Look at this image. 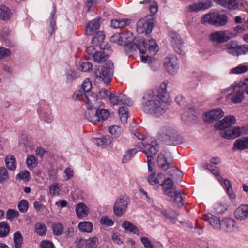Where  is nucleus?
Instances as JSON below:
<instances>
[{"instance_id": "f257e3e1", "label": "nucleus", "mask_w": 248, "mask_h": 248, "mask_svg": "<svg viewBox=\"0 0 248 248\" xmlns=\"http://www.w3.org/2000/svg\"><path fill=\"white\" fill-rule=\"evenodd\" d=\"M166 89L167 83L163 82L158 87L148 92L145 97L151 98V99L146 100L142 104V110L147 113H151L155 116L164 114L170 105Z\"/></svg>"}, {"instance_id": "f03ea898", "label": "nucleus", "mask_w": 248, "mask_h": 248, "mask_svg": "<svg viewBox=\"0 0 248 248\" xmlns=\"http://www.w3.org/2000/svg\"><path fill=\"white\" fill-rule=\"evenodd\" d=\"M126 35L127 37L123 46H124V51L127 55H132L137 49L141 54L146 53L147 48L145 46L144 40L140 39L137 43L135 41L133 44H131L134 42L133 35L131 32L128 31L126 33Z\"/></svg>"}, {"instance_id": "7ed1b4c3", "label": "nucleus", "mask_w": 248, "mask_h": 248, "mask_svg": "<svg viewBox=\"0 0 248 248\" xmlns=\"http://www.w3.org/2000/svg\"><path fill=\"white\" fill-rule=\"evenodd\" d=\"M175 101L184 109L188 110L186 113L182 115L181 119L184 122L192 123L196 120L197 116L194 115L196 113L194 108L191 105H186L182 96H177L175 98Z\"/></svg>"}, {"instance_id": "20e7f679", "label": "nucleus", "mask_w": 248, "mask_h": 248, "mask_svg": "<svg viewBox=\"0 0 248 248\" xmlns=\"http://www.w3.org/2000/svg\"><path fill=\"white\" fill-rule=\"evenodd\" d=\"M162 137L170 145H177L183 142V137L175 129L164 127L162 130Z\"/></svg>"}, {"instance_id": "39448f33", "label": "nucleus", "mask_w": 248, "mask_h": 248, "mask_svg": "<svg viewBox=\"0 0 248 248\" xmlns=\"http://www.w3.org/2000/svg\"><path fill=\"white\" fill-rule=\"evenodd\" d=\"M113 63L111 61H108L102 67L101 72L99 73V75L97 74V72L94 73L95 81L97 83L103 81L104 84L108 85L112 79Z\"/></svg>"}, {"instance_id": "423d86ee", "label": "nucleus", "mask_w": 248, "mask_h": 248, "mask_svg": "<svg viewBox=\"0 0 248 248\" xmlns=\"http://www.w3.org/2000/svg\"><path fill=\"white\" fill-rule=\"evenodd\" d=\"M228 22V17L224 14L209 13L202 16V22L208 23L210 25L215 26H223Z\"/></svg>"}, {"instance_id": "0eeeda50", "label": "nucleus", "mask_w": 248, "mask_h": 248, "mask_svg": "<svg viewBox=\"0 0 248 248\" xmlns=\"http://www.w3.org/2000/svg\"><path fill=\"white\" fill-rule=\"evenodd\" d=\"M206 169L214 175L217 180L220 183V184L224 186L226 188V192H227L230 198L232 196V184L230 181L227 179H224L223 181L222 177L219 174V169L210 164H207L206 165Z\"/></svg>"}, {"instance_id": "6e6552de", "label": "nucleus", "mask_w": 248, "mask_h": 248, "mask_svg": "<svg viewBox=\"0 0 248 248\" xmlns=\"http://www.w3.org/2000/svg\"><path fill=\"white\" fill-rule=\"evenodd\" d=\"M164 65L168 72L170 74L176 73L180 67L178 58L173 55H170L164 59Z\"/></svg>"}, {"instance_id": "1a4fd4ad", "label": "nucleus", "mask_w": 248, "mask_h": 248, "mask_svg": "<svg viewBox=\"0 0 248 248\" xmlns=\"http://www.w3.org/2000/svg\"><path fill=\"white\" fill-rule=\"evenodd\" d=\"M128 203V198L127 197L120 196L116 200L113 207L114 214L117 216L123 215L126 212Z\"/></svg>"}, {"instance_id": "9d476101", "label": "nucleus", "mask_w": 248, "mask_h": 248, "mask_svg": "<svg viewBox=\"0 0 248 248\" xmlns=\"http://www.w3.org/2000/svg\"><path fill=\"white\" fill-rule=\"evenodd\" d=\"M169 36L175 51L179 54H183V42L179 34L175 31H170Z\"/></svg>"}, {"instance_id": "9b49d317", "label": "nucleus", "mask_w": 248, "mask_h": 248, "mask_svg": "<svg viewBox=\"0 0 248 248\" xmlns=\"http://www.w3.org/2000/svg\"><path fill=\"white\" fill-rule=\"evenodd\" d=\"M169 36L175 51L179 54H183V42L179 34L175 31H170Z\"/></svg>"}, {"instance_id": "f8f14e48", "label": "nucleus", "mask_w": 248, "mask_h": 248, "mask_svg": "<svg viewBox=\"0 0 248 248\" xmlns=\"http://www.w3.org/2000/svg\"><path fill=\"white\" fill-rule=\"evenodd\" d=\"M224 116V112L220 108H217L203 114L202 119L207 123H212Z\"/></svg>"}, {"instance_id": "ddd939ff", "label": "nucleus", "mask_w": 248, "mask_h": 248, "mask_svg": "<svg viewBox=\"0 0 248 248\" xmlns=\"http://www.w3.org/2000/svg\"><path fill=\"white\" fill-rule=\"evenodd\" d=\"M232 37V33L229 31L215 32L210 34V39L217 43L227 41Z\"/></svg>"}, {"instance_id": "4468645a", "label": "nucleus", "mask_w": 248, "mask_h": 248, "mask_svg": "<svg viewBox=\"0 0 248 248\" xmlns=\"http://www.w3.org/2000/svg\"><path fill=\"white\" fill-rule=\"evenodd\" d=\"M109 100L113 105H126L130 106L132 105V103L128 98L124 94L120 93H112Z\"/></svg>"}, {"instance_id": "2eb2a0df", "label": "nucleus", "mask_w": 248, "mask_h": 248, "mask_svg": "<svg viewBox=\"0 0 248 248\" xmlns=\"http://www.w3.org/2000/svg\"><path fill=\"white\" fill-rule=\"evenodd\" d=\"M153 23L145 19H140L137 23V31L140 33L149 34L153 28Z\"/></svg>"}, {"instance_id": "dca6fc26", "label": "nucleus", "mask_w": 248, "mask_h": 248, "mask_svg": "<svg viewBox=\"0 0 248 248\" xmlns=\"http://www.w3.org/2000/svg\"><path fill=\"white\" fill-rule=\"evenodd\" d=\"M40 118L44 122L46 123H51L52 122L53 117L50 109L48 107H41L37 110Z\"/></svg>"}, {"instance_id": "f3484780", "label": "nucleus", "mask_w": 248, "mask_h": 248, "mask_svg": "<svg viewBox=\"0 0 248 248\" xmlns=\"http://www.w3.org/2000/svg\"><path fill=\"white\" fill-rule=\"evenodd\" d=\"M100 18L90 21L86 25L85 34L87 35H92L95 33L100 27Z\"/></svg>"}, {"instance_id": "a211bd4d", "label": "nucleus", "mask_w": 248, "mask_h": 248, "mask_svg": "<svg viewBox=\"0 0 248 248\" xmlns=\"http://www.w3.org/2000/svg\"><path fill=\"white\" fill-rule=\"evenodd\" d=\"M142 145L144 146L146 149H148V151L145 150L148 152L149 155H155L159 151V147L157 143V140H153L145 141L142 142ZM140 150H142L141 149Z\"/></svg>"}, {"instance_id": "6ab92c4d", "label": "nucleus", "mask_w": 248, "mask_h": 248, "mask_svg": "<svg viewBox=\"0 0 248 248\" xmlns=\"http://www.w3.org/2000/svg\"><path fill=\"white\" fill-rule=\"evenodd\" d=\"M245 89V84L243 82H241L238 85L233 87V91L236 92V93L233 95V103H240L244 99V91Z\"/></svg>"}, {"instance_id": "aec40b11", "label": "nucleus", "mask_w": 248, "mask_h": 248, "mask_svg": "<svg viewBox=\"0 0 248 248\" xmlns=\"http://www.w3.org/2000/svg\"><path fill=\"white\" fill-rule=\"evenodd\" d=\"M215 129L220 131L222 137L226 139H231L232 136V125H214Z\"/></svg>"}, {"instance_id": "412c9836", "label": "nucleus", "mask_w": 248, "mask_h": 248, "mask_svg": "<svg viewBox=\"0 0 248 248\" xmlns=\"http://www.w3.org/2000/svg\"><path fill=\"white\" fill-rule=\"evenodd\" d=\"M155 209H158L160 213L164 217L165 220L166 222L171 223L172 224L175 223L177 220L178 214L173 210H162L160 208L156 207Z\"/></svg>"}, {"instance_id": "4be33fe9", "label": "nucleus", "mask_w": 248, "mask_h": 248, "mask_svg": "<svg viewBox=\"0 0 248 248\" xmlns=\"http://www.w3.org/2000/svg\"><path fill=\"white\" fill-rule=\"evenodd\" d=\"M161 185L164 190L165 194L172 199L174 191L173 189V183L172 180L170 178H167L164 181Z\"/></svg>"}, {"instance_id": "5701e85b", "label": "nucleus", "mask_w": 248, "mask_h": 248, "mask_svg": "<svg viewBox=\"0 0 248 248\" xmlns=\"http://www.w3.org/2000/svg\"><path fill=\"white\" fill-rule=\"evenodd\" d=\"M236 219L240 220L246 219L248 217V205L242 204L234 212Z\"/></svg>"}, {"instance_id": "b1692460", "label": "nucleus", "mask_w": 248, "mask_h": 248, "mask_svg": "<svg viewBox=\"0 0 248 248\" xmlns=\"http://www.w3.org/2000/svg\"><path fill=\"white\" fill-rule=\"evenodd\" d=\"M92 141L94 145L98 147H104L110 144L111 139L109 136H106L102 138H93Z\"/></svg>"}, {"instance_id": "393cba45", "label": "nucleus", "mask_w": 248, "mask_h": 248, "mask_svg": "<svg viewBox=\"0 0 248 248\" xmlns=\"http://www.w3.org/2000/svg\"><path fill=\"white\" fill-rule=\"evenodd\" d=\"M165 152H161L158 155L157 162L158 166L161 170H166L170 167V164L165 157Z\"/></svg>"}, {"instance_id": "a878e982", "label": "nucleus", "mask_w": 248, "mask_h": 248, "mask_svg": "<svg viewBox=\"0 0 248 248\" xmlns=\"http://www.w3.org/2000/svg\"><path fill=\"white\" fill-rule=\"evenodd\" d=\"M110 113L107 109H98L96 111L94 121L97 122H103L109 116Z\"/></svg>"}, {"instance_id": "bb28decb", "label": "nucleus", "mask_w": 248, "mask_h": 248, "mask_svg": "<svg viewBox=\"0 0 248 248\" xmlns=\"http://www.w3.org/2000/svg\"><path fill=\"white\" fill-rule=\"evenodd\" d=\"M76 213L79 219L86 217L89 213L88 207L83 203L78 204L76 207Z\"/></svg>"}, {"instance_id": "cd10ccee", "label": "nucleus", "mask_w": 248, "mask_h": 248, "mask_svg": "<svg viewBox=\"0 0 248 248\" xmlns=\"http://www.w3.org/2000/svg\"><path fill=\"white\" fill-rule=\"evenodd\" d=\"M131 23V20L127 18L112 19L111 21V26L113 28H122Z\"/></svg>"}, {"instance_id": "c85d7f7f", "label": "nucleus", "mask_w": 248, "mask_h": 248, "mask_svg": "<svg viewBox=\"0 0 248 248\" xmlns=\"http://www.w3.org/2000/svg\"><path fill=\"white\" fill-rule=\"evenodd\" d=\"M109 54L105 52V49L100 51H96L93 55V58L95 62L101 63L105 62L108 59Z\"/></svg>"}, {"instance_id": "c756f323", "label": "nucleus", "mask_w": 248, "mask_h": 248, "mask_svg": "<svg viewBox=\"0 0 248 248\" xmlns=\"http://www.w3.org/2000/svg\"><path fill=\"white\" fill-rule=\"evenodd\" d=\"M127 37L126 33L125 34L124 33H116L114 34L110 37V41L118 44L119 45L123 46L125 42L126 38Z\"/></svg>"}, {"instance_id": "7c9ffc66", "label": "nucleus", "mask_w": 248, "mask_h": 248, "mask_svg": "<svg viewBox=\"0 0 248 248\" xmlns=\"http://www.w3.org/2000/svg\"><path fill=\"white\" fill-rule=\"evenodd\" d=\"M173 195H174V205L178 208L182 207L185 202V197L182 195L180 192L178 191H174Z\"/></svg>"}, {"instance_id": "2f4dec72", "label": "nucleus", "mask_w": 248, "mask_h": 248, "mask_svg": "<svg viewBox=\"0 0 248 248\" xmlns=\"http://www.w3.org/2000/svg\"><path fill=\"white\" fill-rule=\"evenodd\" d=\"M56 12V7L55 5H53V9L50 13V28L48 29V33L52 35L56 27V17H55Z\"/></svg>"}, {"instance_id": "473e14b6", "label": "nucleus", "mask_w": 248, "mask_h": 248, "mask_svg": "<svg viewBox=\"0 0 248 248\" xmlns=\"http://www.w3.org/2000/svg\"><path fill=\"white\" fill-rule=\"evenodd\" d=\"M234 147L239 150L248 149V137L237 139L234 144Z\"/></svg>"}, {"instance_id": "72a5a7b5", "label": "nucleus", "mask_w": 248, "mask_h": 248, "mask_svg": "<svg viewBox=\"0 0 248 248\" xmlns=\"http://www.w3.org/2000/svg\"><path fill=\"white\" fill-rule=\"evenodd\" d=\"M122 227L127 231L132 232L134 234L138 235H139L140 231L137 226L134 225L133 223L128 221H124L122 224Z\"/></svg>"}, {"instance_id": "f704fd0d", "label": "nucleus", "mask_w": 248, "mask_h": 248, "mask_svg": "<svg viewBox=\"0 0 248 248\" xmlns=\"http://www.w3.org/2000/svg\"><path fill=\"white\" fill-rule=\"evenodd\" d=\"M141 61L144 63H148L154 70H156V68L159 65L158 61L155 58L148 56L142 55L141 57Z\"/></svg>"}, {"instance_id": "c9c22d12", "label": "nucleus", "mask_w": 248, "mask_h": 248, "mask_svg": "<svg viewBox=\"0 0 248 248\" xmlns=\"http://www.w3.org/2000/svg\"><path fill=\"white\" fill-rule=\"evenodd\" d=\"M85 100L87 104L88 109L92 108L93 102H95L98 99V95L92 92H88L85 94Z\"/></svg>"}, {"instance_id": "e433bc0d", "label": "nucleus", "mask_w": 248, "mask_h": 248, "mask_svg": "<svg viewBox=\"0 0 248 248\" xmlns=\"http://www.w3.org/2000/svg\"><path fill=\"white\" fill-rule=\"evenodd\" d=\"M205 220L208 221L214 229L219 230L221 228V221L217 217L211 215L210 217H207Z\"/></svg>"}, {"instance_id": "4c0bfd02", "label": "nucleus", "mask_w": 248, "mask_h": 248, "mask_svg": "<svg viewBox=\"0 0 248 248\" xmlns=\"http://www.w3.org/2000/svg\"><path fill=\"white\" fill-rule=\"evenodd\" d=\"M5 162L7 168L13 170L16 168V161L15 157L13 155L8 156L5 159Z\"/></svg>"}, {"instance_id": "58836bf2", "label": "nucleus", "mask_w": 248, "mask_h": 248, "mask_svg": "<svg viewBox=\"0 0 248 248\" xmlns=\"http://www.w3.org/2000/svg\"><path fill=\"white\" fill-rule=\"evenodd\" d=\"M11 16V11L8 7L5 5L0 6V18L4 20H9Z\"/></svg>"}, {"instance_id": "ea45409f", "label": "nucleus", "mask_w": 248, "mask_h": 248, "mask_svg": "<svg viewBox=\"0 0 248 248\" xmlns=\"http://www.w3.org/2000/svg\"><path fill=\"white\" fill-rule=\"evenodd\" d=\"M146 48L148 46V49L152 55H155L158 50V47L154 39H150L148 41V44L145 42Z\"/></svg>"}, {"instance_id": "a19ab883", "label": "nucleus", "mask_w": 248, "mask_h": 248, "mask_svg": "<svg viewBox=\"0 0 248 248\" xmlns=\"http://www.w3.org/2000/svg\"><path fill=\"white\" fill-rule=\"evenodd\" d=\"M248 53V46L244 45L233 46V55H244Z\"/></svg>"}, {"instance_id": "79ce46f5", "label": "nucleus", "mask_w": 248, "mask_h": 248, "mask_svg": "<svg viewBox=\"0 0 248 248\" xmlns=\"http://www.w3.org/2000/svg\"><path fill=\"white\" fill-rule=\"evenodd\" d=\"M10 232V226L5 222H0V237H5Z\"/></svg>"}, {"instance_id": "37998d69", "label": "nucleus", "mask_w": 248, "mask_h": 248, "mask_svg": "<svg viewBox=\"0 0 248 248\" xmlns=\"http://www.w3.org/2000/svg\"><path fill=\"white\" fill-rule=\"evenodd\" d=\"M23 242V237L19 231H16L14 234V243L15 248H21Z\"/></svg>"}, {"instance_id": "c03bdc74", "label": "nucleus", "mask_w": 248, "mask_h": 248, "mask_svg": "<svg viewBox=\"0 0 248 248\" xmlns=\"http://www.w3.org/2000/svg\"><path fill=\"white\" fill-rule=\"evenodd\" d=\"M78 227L81 232H90L93 229V224L91 222H81L78 224Z\"/></svg>"}, {"instance_id": "a18cd8bd", "label": "nucleus", "mask_w": 248, "mask_h": 248, "mask_svg": "<svg viewBox=\"0 0 248 248\" xmlns=\"http://www.w3.org/2000/svg\"><path fill=\"white\" fill-rule=\"evenodd\" d=\"M52 229L55 235L60 236L63 232V225L61 223H54L52 225Z\"/></svg>"}, {"instance_id": "49530a36", "label": "nucleus", "mask_w": 248, "mask_h": 248, "mask_svg": "<svg viewBox=\"0 0 248 248\" xmlns=\"http://www.w3.org/2000/svg\"><path fill=\"white\" fill-rule=\"evenodd\" d=\"M137 152V151L135 148L128 150L123 155V163H125L129 161Z\"/></svg>"}, {"instance_id": "de8ad7c7", "label": "nucleus", "mask_w": 248, "mask_h": 248, "mask_svg": "<svg viewBox=\"0 0 248 248\" xmlns=\"http://www.w3.org/2000/svg\"><path fill=\"white\" fill-rule=\"evenodd\" d=\"M26 164L29 170H32L37 164L36 159L33 155H29L26 159Z\"/></svg>"}, {"instance_id": "09e8293b", "label": "nucleus", "mask_w": 248, "mask_h": 248, "mask_svg": "<svg viewBox=\"0 0 248 248\" xmlns=\"http://www.w3.org/2000/svg\"><path fill=\"white\" fill-rule=\"evenodd\" d=\"M35 232L40 236H43L46 232V227L44 224L36 223L35 225Z\"/></svg>"}, {"instance_id": "8fccbe9b", "label": "nucleus", "mask_w": 248, "mask_h": 248, "mask_svg": "<svg viewBox=\"0 0 248 248\" xmlns=\"http://www.w3.org/2000/svg\"><path fill=\"white\" fill-rule=\"evenodd\" d=\"M93 65L91 62L88 61L83 62L78 65V69L83 72H88L92 68Z\"/></svg>"}, {"instance_id": "3c124183", "label": "nucleus", "mask_w": 248, "mask_h": 248, "mask_svg": "<svg viewBox=\"0 0 248 248\" xmlns=\"http://www.w3.org/2000/svg\"><path fill=\"white\" fill-rule=\"evenodd\" d=\"M86 93L80 89L79 90L76 91L72 96V98L74 100H85Z\"/></svg>"}, {"instance_id": "603ef678", "label": "nucleus", "mask_w": 248, "mask_h": 248, "mask_svg": "<svg viewBox=\"0 0 248 248\" xmlns=\"http://www.w3.org/2000/svg\"><path fill=\"white\" fill-rule=\"evenodd\" d=\"M232 223V219L231 218H225L221 221V227L222 226V229L227 232L231 229Z\"/></svg>"}, {"instance_id": "864d4df0", "label": "nucleus", "mask_w": 248, "mask_h": 248, "mask_svg": "<svg viewBox=\"0 0 248 248\" xmlns=\"http://www.w3.org/2000/svg\"><path fill=\"white\" fill-rule=\"evenodd\" d=\"M109 133L115 136H119L122 132V129L119 125H112L108 128Z\"/></svg>"}, {"instance_id": "5fc2aeb1", "label": "nucleus", "mask_w": 248, "mask_h": 248, "mask_svg": "<svg viewBox=\"0 0 248 248\" xmlns=\"http://www.w3.org/2000/svg\"><path fill=\"white\" fill-rule=\"evenodd\" d=\"M214 2L225 8L232 7V0H213Z\"/></svg>"}, {"instance_id": "6e6d98bb", "label": "nucleus", "mask_w": 248, "mask_h": 248, "mask_svg": "<svg viewBox=\"0 0 248 248\" xmlns=\"http://www.w3.org/2000/svg\"><path fill=\"white\" fill-rule=\"evenodd\" d=\"M98 238L96 237L90 238L86 240V246L88 248H95L98 244Z\"/></svg>"}, {"instance_id": "4d7b16f0", "label": "nucleus", "mask_w": 248, "mask_h": 248, "mask_svg": "<svg viewBox=\"0 0 248 248\" xmlns=\"http://www.w3.org/2000/svg\"><path fill=\"white\" fill-rule=\"evenodd\" d=\"M29 207L28 202L26 200H22L18 204V208L21 213H26Z\"/></svg>"}, {"instance_id": "13d9d810", "label": "nucleus", "mask_w": 248, "mask_h": 248, "mask_svg": "<svg viewBox=\"0 0 248 248\" xmlns=\"http://www.w3.org/2000/svg\"><path fill=\"white\" fill-rule=\"evenodd\" d=\"M91 88H92L91 82L90 81L89 78H86L83 81V82L82 84V85H81V88H80V89L82 90L85 93H86L88 92H90Z\"/></svg>"}, {"instance_id": "bf43d9fd", "label": "nucleus", "mask_w": 248, "mask_h": 248, "mask_svg": "<svg viewBox=\"0 0 248 248\" xmlns=\"http://www.w3.org/2000/svg\"><path fill=\"white\" fill-rule=\"evenodd\" d=\"M19 214L16 210L8 209L6 212V218L8 220H12L19 217Z\"/></svg>"}, {"instance_id": "052dcab7", "label": "nucleus", "mask_w": 248, "mask_h": 248, "mask_svg": "<svg viewBox=\"0 0 248 248\" xmlns=\"http://www.w3.org/2000/svg\"><path fill=\"white\" fill-rule=\"evenodd\" d=\"M66 83H70L77 78L76 73L72 70H68L66 73Z\"/></svg>"}, {"instance_id": "680f3d73", "label": "nucleus", "mask_w": 248, "mask_h": 248, "mask_svg": "<svg viewBox=\"0 0 248 248\" xmlns=\"http://www.w3.org/2000/svg\"><path fill=\"white\" fill-rule=\"evenodd\" d=\"M232 91L225 97L221 96L217 99L220 102L224 104H228L232 102Z\"/></svg>"}, {"instance_id": "e2e57ef3", "label": "nucleus", "mask_w": 248, "mask_h": 248, "mask_svg": "<svg viewBox=\"0 0 248 248\" xmlns=\"http://www.w3.org/2000/svg\"><path fill=\"white\" fill-rule=\"evenodd\" d=\"M201 11L205 10L211 7L213 5L212 2L210 0H199Z\"/></svg>"}, {"instance_id": "0e129e2a", "label": "nucleus", "mask_w": 248, "mask_h": 248, "mask_svg": "<svg viewBox=\"0 0 248 248\" xmlns=\"http://www.w3.org/2000/svg\"><path fill=\"white\" fill-rule=\"evenodd\" d=\"M17 178L20 180L28 181L31 178L30 173L28 170L21 171L17 176Z\"/></svg>"}, {"instance_id": "69168bd1", "label": "nucleus", "mask_w": 248, "mask_h": 248, "mask_svg": "<svg viewBox=\"0 0 248 248\" xmlns=\"http://www.w3.org/2000/svg\"><path fill=\"white\" fill-rule=\"evenodd\" d=\"M9 178L8 171L4 167L0 168V182H4Z\"/></svg>"}, {"instance_id": "338daca9", "label": "nucleus", "mask_w": 248, "mask_h": 248, "mask_svg": "<svg viewBox=\"0 0 248 248\" xmlns=\"http://www.w3.org/2000/svg\"><path fill=\"white\" fill-rule=\"evenodd\" d=\"M112 93L109 92L108 90L105 89H101L99 91L98 95L102 99H110V95Z\"/></svg>"}, {"instance_id": "774afa93", "label": "nucleus", "mask_w": 248, "mask_h": 248, "mask_svg": "<svg viewBox=\"0 0 248 248\" xmlns=\"http://www.w3.org/2000/svg\"><path fill=\"white\" fill-rule=\"evenodd\" d=\"M248 70V67L246 65L240 64L233 68V74H240L244 73Z\"/></svg>"}]
</instances>
